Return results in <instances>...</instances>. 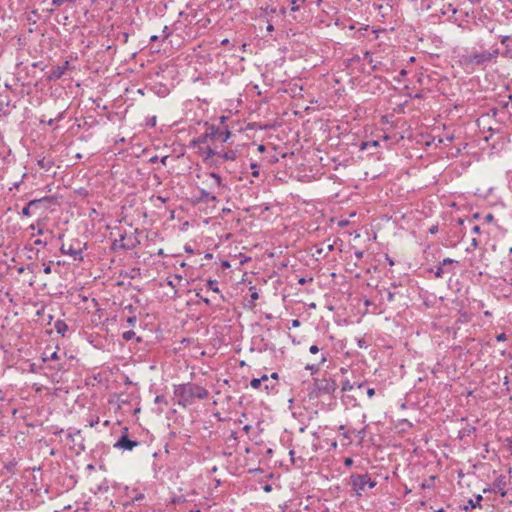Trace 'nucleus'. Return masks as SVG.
I'll list each match as a JSON object with an SVG mask.
<instances>
[{
  "instance_id": "obj_41",
  "label": "nucleus",
  "mask_w": 512,
  "mask_h": 512,
  "mask_svg": "<svg viewBox=\"0 0 512 512\" xmlns=\"http://www.w3.org/2000/svg\"><path fill=\"white\" fill-rule=\"evenodd\" d=\"M496 340L498 342H504L507 340V336L505 333H500L499 335L496 336Z\"/></svg>"
},
{
  "instance_id": "obj_57",
  "label": "nucleus",
  "mask_w": 512,
  "mask_h": 512,
  "mask_svg": "<svg viewBox=\"0 0 512 512\" xmlns=\"http://www.w3.org/2000/svg\"><path fill=\"white\" fill-rule=\"evenodd\" d=\"M270 378H272L273 380H276V381H277V380H278V378H279V375H278V373H277V372H273V373L270 375Z\"/></svg>"
},
{
  "instance_id": "obj_64",
  "label": "nucleus",
  "mask_w": 512,
  "mask_h": 512,
  "mask_svg": "<svg viewBox=\"0 0 512 512\" xmlns=\"http://www.w3.org/2000/svg\"><path fill=\"white\" fill-rule=\"evenodd\" d=\"M158 159H159L158 156H153V157L150 158V162L151 163H156L158 161Z\"/></svg>"
},
{
  "instance_id": "obj_55",
  "label": "nucleus",
  "mask_w": 512,
  "mask_h": 512,
  "mask_svg": "<svg viewBox=\"0 0 512 512\" xmlns=\"http://www.w3.org/2000/svg\"><path fill=\"white\" fill-rule=\"evenodd\" d=\"M237 438H238V437H237V432L232 431V432H231V434H230V436H229V439L237 440Z\"/></svg>"
},
{
  "instance_id": "obj_49",
  "label": "nucleus",
  "mask_w": 512,
  "mask_h": 512,
  "mask_svg": "<svg viewBox=\"0 0 512 512\" xmlns=\"http://www.w3.org/2000/svg\"><path fill=\"white\" fill-rule=\"evenodd\" d=\"M394 297H395V294H394L393 292L389 291V292L387 293V300H388L389 302L394 301Z\"/></svg>"
},
{
  "instance_id": "obj_15",
  "label": "nucleus",
  "mask_w": 512,
  "mask_h": 512,
  "mask_svg": "<svg viewBox=\"0 0 512 512\" xmlns=\"http://www.w3.org/2000/svg\"><path fill=\"white\" fill-rule=\"evenodd\" d=\"M208 175L214 180V183L211 187L217 188V192H216L217 195H220L222 193V190L228 188L218 173L210 172Z\"/></svg>"
},
{
  "instance_id": "obj_45",
  "label": "nucleus",
  "mask_w": 512,
  "mask_h": 512,
  "mask_svg": "<svg viewBox=\"0 0 512 512\" xmlns=\"http://www.w3.org/2000/svg\"><path fill=\"white\" fill-rule=\"evenodd\" d=\"M250 298H251V302H254L255 300H257L259 298V295L258 293L254 290L251 294H250Z\"/></svg>"
},
{
  "instance_id": "obj_5",
  "label": "nucleus",
  "mask_w": 512,
  "mask_h": 512,
  "mask_svg": "<svg viewBox=\"0 0 512 512\" xmlns=\"http://www.w3.org/2000/svg\"><path fill=\"white\" fill-rule=\"evenodd\" d=\"M87 249V244L82 243L78 239L72 240V242L66 247V245H62L60 247V252L63 255H68L72 257L74 261H83V251Z\"/></svg>"
},
{
  "instance_id": "obj_54",
  "label": "nucleus",
  "mask_w": 512,
  "mask_h": 512,
  "mask_svg": "<svg viewBox=\"0 0 512 512\" xmlns=\"http://www.w3.org/2000/svg\"><path fill=\"white\" fill-rule=\"evenodd\" d=\"M202 302H204L207 306L211 305V301L209 298L200 297Z\"/></svg>"
},
{
  "instance_id": "obj_48",
  "label": "nucleus",
  "mask_w": 512,
  "mask_h": 512,
  "mask_svg": "<svg viewBox=\"0 0 512 512\" xmlns=\"http://www.w3.org/2000/svg\"><path fill=\"white\" fill-rule=\"evenodd\" d=\"M366 393H367V396L369 398H372L374 396V394H375V389L374 388H368Z\"/></svg>"
},
{
  "instance_id": "obj_23",
  "label": "nucleus",
  "mask_w": 512,
  "mask_h": 512,
  "mask_svg": "<svg viewBox=\"0 0 512 512\" xmlns=\"http://www.w3.org/2000/svg\"><path fill=\"white\" fill-rule=\"evenodd\" d=\"M37 165L45 170V171H49L53 165H54V162L52 160H48V159H45V158H42V159H38L37 160Z\"/></svg>"
},
{
  "instance_id": "obj_25",
  "label": "nucleus",
  "mask_w": 512,
  "mask_h": 512,
  "mask_svg": "<svg viewBox=\"0 0 512 512\" xmlns=\"http://www.w3.org/2000/svg\"><path fill=\"white\" fill-rule=\"evenodd\" d=\"M122 338L125 341H130L132 339H136L137 342H141V340H142L140 337H136V334L133 330H128V331L123 332Z\"/></svg>"
},
{
  "instance_id": "obj_59",
  "label": "nucleus",
  "mask_w": 512,
  "mask_h": 512,
  "mask_svg": "<svg viewBox=\"0 0 512 512\" xmlns=\"http://www.w3.org/2000/svg\"><path fill=\"white\" fill-rule=\"evenodd\" d=\"M69 61H65L63 65L60 66V68H64V72L68 69Z\"/></svg>"
},
{
  "instance_id": "obj_34",
  "label": "nucleus",
  "mask_w": 512,
  "mask_h": 512,
  "mask_svg": "<svg viewBox=\"0 0 512 512\" xmlns=\"http://www.w3.org/2000/svg\"><path fill=\"white\" fill-rule=\"evenodd\" d=\"M51 2H52L53 6L59 7V6L63 5L64 3L73 4L74 0H51Z\"/></svg>"
},
{
  "instance_id": "obj_37",
  "label": "nucleus",
  "mask_w": 512,
  "mask_h": 512,
  "mask_svg": "<svg viewBox=\"0 0 512 512\" xmlns=\"http://www.w3.org/2000/svg\"><path fill=\"white\" fill-rule=\"evenodd\" d=\"M319 351H320V348L316 344H313L309 347V352L311 354H317Z\"/></svg>"
},
{
  "instance_id": "obj_35",
  "label": "nucleus",
  "mask_w": 512,
  "mask_h": 512,
  "mask_svg": "<svg viewBox=\"0 0 512 512\" xmlns=\"http://www.w3.org/2000/svg\"><path fill=\"white\" fill-rule=\"evenodd\" d=\"M155 403H159V404H164V405H168V402L166 400V397L164 395H157L155 397Z\"/></svg>"
},
{
  "instance_id": "obj_40",
  "label": "nucleus",
  "mask_w": 512,
  "mask_h": 512,
  "mask_svg": "<svg viewBox=\"0 0 512 512\" xmlns=\"http://www.w3.org/2000/svg\"><path fill=\"white\" fill-rule=\"evenodd\" d=\"M136 322H137V318L135 316H130L127 318V323L130 326H135Z\"/></svg>"
},
{
  "instance_id": "obj_12",
  "label": "nucleus",
  "mask_w": 512,
  "mask_h": 512,
  "mask_svg": "<svg viewBox=\"0 0 512 512\" xmlns=\"http://www.w3.org/2000/svg\"><path fill=\"white\" fill-rule=\"evenodd\" d=\"M125 432L121 435V437L114 444V447L117 449H121L124 451H131L133 448L139 445L138 441L129 439L127 435V428L124 429Z\"/></svg>"
},
{
  "instance_id": "obj_58",
  "label": "nucleus",
  "mask_w": 512,
  "mask_h": 512,
  "mask_svg": "<svg viewBox=\"0 0 512 512\" xmlns=\"http://www.w3.org/2000/svg\"><path fill=\"white\" fill-rule=\"evenodd\" d=\"M299 325H300V321L298 319L292 320V326L293 327H298Z\"/></svg>"
},
{
  "instance_id": "obj_22",
  "label": "nucleus",
  "mask_w": 512,
  "mask_h": 512,
  "mask_svg": "<svg viewBox=\"0 0 512 512\" xmlns=\"http://www.w3.org/2000/svg\"><path fill=\"white\" fill-rule=\"evenodd\" d=\"M483 500L482 495L478 494L474 498L469 499L468 505L465 506V509H474L476 507H480V503Z\"/></svg>"
},
{
  "instance_id": "obj_4",
  "label": "nucleus",
  "mask_w": 512,
  "mask_h": 512,
  "mask_svg": "<svg viewBox=\"0 0 512 512\" xmlns=\"http://www.w3.org/2000/svg\"><path fill=\"white\" fill-rule=\"evenodd\" d=\"M211 141L210 136L205 131L202 135L197 138H194L190 142V146L197 150V153L203 158V161L208 163L216 154L217 151L213 149L211 146L205 144Z\"/></svg>"
},
{
  "instance_id": "obj_52",
  "label": "nucleus",
  "mask_w": 512,
  "mask_h": 512,
  "mask_svg": "<svg viewBox=\"0 0 512 512\" xmlns=\"http://www.w3.org/2000/svg\"><path fill=\"white\" fill-rule=\"evenodd\" d=\"M150 126H155L156 125V116H153L149 119V123H148Z\"/></svg>"
},
{
  "instance_id": "obj_50",
  "label": "nucleus",
  "mask_w": 512,
  "mask_h": 512,
  "mask_svg": "<svg viewBox=\"0 0 512 512\" xmlns=\"http://www.w3.org/2000/svg\"><path fill=\"white\" fill-rule=\"evenodd\" d=\"M144 498V494L142 493H139L137 494L135 497H133L132 501L135 502V501H140Z\"/></svg>"
},
{
  "instance_id": "obj_19",
  "label": "nucleus",
  "mask_w": 512,
  "mask_h": 512,
  "mask_svg": "<svg viewBox=\"0 0 512 512\" xmlns=\"http://www.w3.org/2000/svg\"><path fill=\"white\" fill-rule=\"evenodd\" d=\"M475 431L476 428L474 426L467 424L459 430L458 437L462 440L466 437H470Z\"/></svg>"
},
{
  "instance_id": "obj_47",
  "label": "nucleus",
  "mask_w": 512,
  "mask_h": 512,
  "mask_svg": "<svg viewBox=\"0 0 512 512\" xmlns=\"http://www.w3.org/2000/svg\"><path fill=\"white\" fill-rule=\"evenodd\" d=\"M34 244H35V245H39V246H46V245H47V242H46V241H44V240H41V239H36V240L34 241Z\"/></svg>"
},
{
  "instance_id": "obj_56",
  "label": "nucleus",
  "mask_w": 512,
  "mask_h": 512,
  "mask_svg": "<svg viewBox=\"0 0 512 512\" xmlns=\"http://www.w3.org/2000/svg\"><path fill=\"white\" fill-rule=\"evenodd\" d=\"M478 244H479V243H478V240H477L476 238H473V239L471 240V246H473L474 248H476V247L478 246Z\"/></svg>"
},
{
  "instance_id": "obj_26",
  "label": "nucleus",
  "mask_w": 512,
  "mask_h": 512,
  "mask_svg": "<svg viewBox=\"0 0 512 512\" xmlns=\"http://www.w3.org/2000/svg\"><path fill=\"white\" fill-rule=\"evenodd\" d=\"M230 137H231L230 130L227 127L221 128V137L219 138L218 141H220L221 143H225L230 139Z\"/></svg>"
},
{
  "instance_id": "obj_10",
  "label": "nucleus",
  "mask_w": 512,
  "mask_h": 512,
  "mask_svg": "<svg viewBox=\"0 0 512 512\" xmlns=\"http://www.w3.org/2000/svg\"><path fill=\"white\" fill-rule=\"evenodd\" d=\"M506 485H507L506 477L505 476H499L490 485L489 488L483 490V493L493 492L494 494L499 495L500 497H504L507 494Z\"/></svg>"
},
{
  "instance_id": "obj_16",
  "label": "nucleus",
  "mask_w": 512,
  "mask_h": 512,
  "mask_svg": "<svg viewBox=\"0 0 512 512\" xmlns=\"http://www.w3.org/2000/svg\"><path fill=\"white\" fill-rule=\"evenodd\" d=\"M199 200L203 202H216L218 200V197L216 194H213L203 188H199Z\"/></svg>"
},
{
  "instance_id": "obj_6",
  "label": "nucleus",
  "mask_w": 512,
  "mask_h": 512,
  "mask_svg": "<svg viewBox=\"0 0 512 512\" xmlns=\"http://www.w3.org/2000/svg\"><path fill=\"white\" fill-rule=\"evenodd\" d=\"M459 265L457 260L451 258H445L442 262L439 263L436 270L434 271V276L436 278H442L448 274H455L456 267Z\"/></svg>"
},
{
  "instance_id": "obj_51",
  "label": "nucleus",
  "mask_w": 512,
  "mask_h": 512,
  "mask_svg": "<svg viewBox=\"0 0 512 512\" xmlns=\"http://www.w3.org/2000/svg\"><path fill=\"white\" fill-rule=\"evenodd\" d=\"M158 40H161V36H158V35H152L150 37V42H156Z\"/></svg>"
},
{
  "instance_id": "obj_9",
  "label": "nucleus",
  "mask_w": 512,
  "mask_h": 512,
  "mask_svg": "<svg viewBox=\"0 0 512 512\" xmlns=\"http://www.w3.org/2000/svg\"><path fill=\"white\" fill-rule=\"evenodd\" d=\"M250 386L253 389H263L267 393H270L275 390L276 383H269V376L264 374L260 378H253L250 381Z\"/></svg>"
},
{
  "instance_id": "obj_27",
  "label": "nucleus",
  "mask_w": 512,
  "mask_h": 512,
  "mask_svg": "<svg viewBox=\"0 0 512 512\" xmlns=\"http://www.w3.org/2000/svg\"><path fill=\"white\" fill-rule=\"evenodd\" d=\"M206 288L208 290H211V291L215 292V293H219L220 292L219 286H218V282L216 280H212V279L207 280Z\"/></svg>"
},
{
  "instance_id": "obj_28",
  "label": "nucleus",
  "mask_w": 512,
  "mask_h": 512,
  "mask_svg": "<svg viewBox=\"0 0 512 512\" xmlns=\"http://www.w3.org/2000/svg\"><path fill=\"white\" fill-rule=\"evenodd\" d=\"M500 43L505 46V48H508L510 46V41H512V35H503L500 36Z\"/></svg>"
},
{
  "instance_id": "obj_11",
  "label": "nucleus",
  "mask_w": 512,
  "mask_h": 512,
  "mask_svg": "<svg viewBox=\"0 0 512 512\" xmlns=\"http://www.w3.org/2000/svg\"><path fill=\"white\" fill-rule=\"evenodd\" d=\"M44 202H47V203H55V200L53 197H50V196H45L43 198H40V199H33V200H30L27 205L25 207H23L22 211H21V215L24 216V217H30L32 216V211L31 209L32 208H37L40 204L44 203Z\"/></svg>"
},
{
  "instance_id": "obj_3",
  "label": "nucleus",
  "mask_w": 512,
  "mask_h": 512,
  "mask_svg": "<svg viewBox=\"0 0 512 512\" xmlns=\"http://www.w3.org/2000/svg\"><path fill=\"white\" fill-rule=\"evenodd\" d=\"M349 483L358 497L367 496L368 490L374 488L377 484L368 473L352 474L349 478Z\"/></svg>"
},
{
  "instance_id": "obj_42",
  "label": "nucleus",
  "mask_w": 512,
  "mask_h": 512,
  "mask_svg": "<svg viewBox=\"0 0 512 512\" xmlns=\"http://www.w3.org/2000/svg\"><path fill=\"white\" fill-rule=\"evenodd\" d=\"M57 359H59L57 352H53L49 357L44 358V360H57Z\"/></svg>"
},
{
  "instance_id": "obj_21",
  "label": "nucleus",
  "mask_w": 512,
  "mask_h": 512,
  "mask_svg": "<svg viewBox=\"0 0 512 512\" xmlns=\"http://www.w3.org/2000/svg\"><path fill=\"white\" fill-rule=\"evenodd\" d=\"M54 328H55L56 332L62 336H65L66 332L68 331V325L63 320H57L54 323Z\"/></svg>"
},
{
  "instance_id": "obj_18",
  "label": "nucleus",
  "mask_w": 512,
  "mask_h": 512,
  "mask_svg": "<svg viewBox=\"0 0 512 512\" xmlns=\"http://www.w3.org/2000/svg\"><path fill=\"white\" fill-rule=\"evenodd\" d=\"M219 158H221L223 161H233L236 159L237 152L235 150H229V151H217V154L215 155Z\"/></svg>"
},
{
  "instance_id": "obj_46",
  "label": "nucleus",
  "mask_w": 512,
  "mask_h": 512,
  "mask_svg": "<svg viewBox=\"0 0 512 512\" xmlns=\"http://www.w3.org/2000/svg\"><path fill=\"white\" fill-rule=\"evenodd\" d=\"M344 465H345L346 467H351V466L353 465V459H352V458H346V459L344 460Z\"/></svg>"
},
{
  "instance_id": "obj_38",
  "label": "nucleus",
  "mask_w": 512,
  "mask_h": 512,
  "mask_svg": "<svg viewBox=\"0 0 512 512\" xmlns=\"http://www.w3.org/2000/svg\"><path fill=\"white\" fill-rule=\"evenodd\" d=\"M503 56L512 59V48L510 46L508 48H505Z\"/></svg>"
},
{
  "instance_id": "obj_2",
  "label": "nucleus",
  "mask_w": 512,
  "mask_h": 512,
  "mask_svg": "<svg viewBox=\"0 0 512 512\" xmlns=\"http://www.w3.org/2000/svg\"><path fill=\"white\" fill-rule=\"evenodd\" d=\"M173 393L177 404L182 407L192 405L196 399L203 400L209 396V391L205 387L192 382L174 385Z\"/></svg>"
},
{
  "instance_id": "obj_20",
  "label": "nucleus",
  "mask_w": 512,
  "mask_h": 512,
  "mask_svg": "<svg viewBox=\"0 0 512 512\" xmlns=\"http://www.w3.org/2000/svg\"><path fill=\"white\" fill-rule=\"evenodd\" d=\"M64 74H65L64 68H60V66H56L50 70V72L48 74V79L55 81V80L60 79Z\"/></svg>"
},
{
  "instance_id": "obj_32",
  "label": "nucleus",
  "mask_w": 512,
  "mask_h": 512,
  "mask_svg": "<svg viewBox=\"0 0 512 512\" xmlns=\"http://www.w3.org/2000/svg\"><path fill=\"white\" fill-rule=\"evenodd\" d=\"M354 388V384H352L348 379L342 382V391H350Z\"/></svg>"
},
{
  "instance_id": "obj_14",
  "label": "nucleus",
  "mask_w": 512,
  "mask_h": 512,
  "mask_svg": "<svg viewBox=\"0 0 512 512\" xmlns=\"http://www.w3.org/2000/svg\"><path fill=\"white\" fill-rule=\"evenodd\" d=\"M334 250V246L332 244L328 245L326 248L324 246H318L316 245L314 247V251L311 253L312 256L319 260L320 258L326 257L329 252Z\"/></svg>"
},
{
  "instance_id": "obj_36",
  "label": "nucleus",
  "mask_w": 512,
  "mask_h": 512,
  "mask_svg": "<svg viewBox=\"0 0 512 512\" xmlns=\"http://www.w3.org/2000/svg\"><path fill=\"white\" fill-rule=\"evenodd\" d=\"M250 168L252 170V175L254 177H258L259 176V166H258V164L257 163H251Z\"/></svg>"
},
{
  "instance_id": "obj_29",
  "label": "nucleus",
  "mask_w": 512,
  "mask_h": 512,
  "mask_svg": "<svg viewBox=\"0 0 512 512\" xmlns=\"http://www.w3.org/2000/svg\"><path fill=\"white\" fill-rule=\"evenodd\" d=\"M172 35V30L168 26H164L161 35V42H164L167 38Z\"/></svg>"
},
{
  "instance_id": "obj_60",
  "label": "nucleus",
  "mask_w": 512,
  "mask_h": 512,
  "mask_svg": "<svg viewBox=\"0 0 512 512\" xmlns=\"http://www.w3.org/2000/svg\"><path fill=\"white\" fill-rule=\"evenodd\" d=\"M479 231H480V227H479L478 225H474V226L472 227V232H474V233H479Z\"/></svg>"
},
{
  "instance_id": "obj_7",
  "label": "nucleus",
  "mask_w": 512,
  "mask_h": 512,
  "mask_svg": "<svg viewBox=\"0 0 512 512\" xmlns=\"http://www.w3.org/2000/svg\"><path fill=\"white\" fill-rule=\"evenodd\" d=\"M138 241L135 236L121 234L118 239L113 242V249L132 250L136 247Z\"/></svg>"
},
{
  "instance_id": "obj_24",
  "label": "nucleus",
  "mask_w": 512,
  "mask_h": 512,
  "mask_svg": "<svg viewBox=\"0 0 512 512\" xmlns=\"http://www.w3.org/2000/svg\"><path fill=\"white\" fill-rule=\"evenodd\" d=\"M327 361V354L322 353L320 357V362L318 364H311L307 365L306 369L310 370L312 372L317 371L319 369V366Z\"/></svg>"
},
{
  "instance_id": "obj_43",
  "label": "nucleus",
  "mask_w": 512,
  "mask_h": 512,
  "mask_svg": "<svg viewBox=\"0 0 512 512\" xmlns=\"http://www.w3.org/2000/svg\"><path fill=\"white\" fill-rule=\"evenodd\" d=\"M25 176H26V175L24 174V175L22 176V178H24ZM22 180H23V179H21V180H20V181H18V182L13 183V186L10 188V190H13V189H19V187H20V185H21V183H22Z\"/></svg>"
},
{
  "instance_id": "obj_62",
  "label": "nucleus",
  "mask_w": 512,
  "mask_h": 512,
  "mask_svg": "<svg viewBox=\"0 0 512 512\" xmlns=\"http://www.w3.org/2000/svg\"><path fill=\"white\" fill-rule=\"evenodd\" d=\"M386 260L388 261V264H389L390 266H393V265H394V261H393V260H392L388 255H386Z\"/></svg>"
},
{
  "instance_id": "obj_1",
  "label": "nucleus",
  "mask_w": 512,
  "mask_h": 512,
  "mask_svg": "<svg viewBox=\"0 0 512 512\" xmlns=\"http://www.w3.org/2000/svg\"><path fill=\"white\" fill-rule=\"evenodd\" d=\"M500 52L498 48L478 51L472 49L459 57V64L465 69L474 70L476 67H486L490 63H496Z\"/></svg>"
},
{
  "instance_id": "obj_53",
  "label": "nucleus",
  "mask_w": 512,
  "mask_h": 512,
  "mask_svg": "<svg viewBox=\"0 0 512 512\" xmlns=\"http://www.w3.org/2000/svg\"><path fill=\"white\" fill-rule=\"evenodd\" d=\"M354 254L357 259H361L364 253L363 251H356Z\"/></svg>"
},
{
  "instance_id": "obj_30",
  "label": "nucleus",
  "mask_w": 512,
  "mask_h": 512,
  "mask_svg": "<svg viewBox=\"0 0 512 512\" xmlns=\"http://www.w3.org/2000/svg\"><path fill=\"white\" fill-rule=\"evenodd\" d=\"M338 430H339V431H342V436H343L345 439L349 440V442H351L352 429H351V430H349V431H345V426H344V425H340V426L338 427Z\"/></svg>"
},
{
  "instance_id": "obj_33",
  "label": "nucleus",
  "mask_w": 512,
  "mask_h": 512,
  "mask_svg": "<svg viewBox=\"0 0 512 512\" xmlns=\"http://www.w3.org/2000/svg\"><path fill=\"white\" fill-rule=\"evenodd\" d=\"M109 490V485L106 480H104L97 488L98 492L106 493Z\"/></svg>"
},
{
  "instance_id": "obj_17",
  "label": "nucleus",
  "mask_w": 512,
  "mask_h": 512,
  "mask_svg": "<svg viewBox=\"0 0 512 512\" xmlns=\"http://www.w3.org/2000/svg\"><path fill=\"white\" fill-rule=\"evenodd\" d=\"M221 128L215 125H207L206 132L210 136L211 141H217L221 137Z\"/></svg>"
},
{
  "instance_id": "obj_39",
  "label": "nucleus",
  "mask_w": 512,
  "mask_h": 512,
  "mask_svg": "<svg viewBox=\"0 0 512 512\" xmlns=\"http://www.w3.org/2000/svg\"><path fill=\"white\" fill-rule=\"evenodd\" d=\"M299 0H289L290 4H291V10L292 11H298L299 10V6L297 5V2Z\"/></svg>"
},
{
  "instance_id": "obj_44",
  "label": "nucleus",
  "mask_w": 512,
  "mask_h": 512,
  "mask_svg": "<svg viewBox=\"0 0 512 512\" xmlns=\"http://www.w3.org/2000/svg\"><path fill=\"white\" fill-rule=\"evenodd\" d=\"M44 268H43V271L45 274H50L52 269H51V266L49 264H43Z\"/></svg>"
},
{
  "instance_id": "obj_13",
  "label": "nucleus",
  "mask_w": 512,
  "mask_h": 512,
  "mask_svg": "<svg viewBox=\"0 0 512 512\" xmlns=\"http://www.w3.org/2000/svg\"><path fill=\"white\" fill-rule=\"evenodd\" d=\"M252 345L253 347L251 349L257 350L258 352H264L267 350H272L274 348V346L271 343H269L263 337L260 336L253 337Z\"/></svg>"
},
{
  "instance_id": "obj_8",
  "label": "nucleus",
  "mask_w": 512,
  "mask_h": 512,
  "mask_svg": "<svg viewBox=\"0 0 512 512\" xmlns=\"http://www.w3.org/2000/svg\"><path fill=\"white\" fill-rule=\"evenodd\" d=\"M314 385L319 394H332L337 388L336 382L327 378L316 379Z\"/></svg>"
},
{
  "instance_id": "obj_63",
  "label": "nucleus",
  "mask_w": 512,
  "mask_h": 512,
  "mask_svg": "<svg viewBox=\"0 0 512 512\" xmlns=\"http://www.w3.org/2000/svg\"><path fill=\"white\" fill-rule=\"evenodd\" d=\"M167 159H168V156H163L160 161L163 165H166V162H167Z\"/></svg>"
},
{
  "instance_id": "obj_31",
  "label": "nucleus",
  "mask_w": 512,
  "mask_h": 512,
  "mask_svg": "<svg viewBox=\"0 0 512 512\" xmlns=\"http://www.w3.org/2000/svg\"><path fill=\"white\" fill-rule=\"evenodd\" d=\"M366 425L361 428L360 430H356V429H352V433L353 434H356L361 440L364 439L365 435H366Z\"/></svg>"
},
{
  "instance_id": "obj_61",
  "label": "nucleus",
  "mask_w": 512,
  "mask_h": 512,
  "mask_svg": "<svg viewBox=\"0 0 512 512\" xmlns=\"http://www.w3.org/2000/svg\"><path fill=\"white\" fill-rule=\"evenodd\" d=\"M501 105H502V107H503L504 109H507V108H508V106H509L510 104H509V102H508V101H502V102H501Z\"/></svg>"
}]
</instances>
